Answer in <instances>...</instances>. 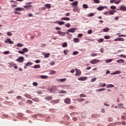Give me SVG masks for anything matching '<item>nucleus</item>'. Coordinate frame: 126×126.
Returning <instances> with one entry per match:
<instances>
[{
    "instance_id": "c03bdc74",
    "label": "nucleus",
    "mask_w": 126,
    "mask_h": 126,
    "mask_svg": "<svg viewBox=\"0 0 126 126\" xmlns=\"http://www.w3.org/2000/svg\"><path fill=\"white\" fill-rule=\"evenodd\" d=\"M65 27H67V28H69L70 27V24L69 23H67L65 25Z\"/></svg>"
},
{
    "instance_id": "052dcab7",
    "label": "nucleus",
    "mask_w": 126,
    "mask_h": 126,
    "mask_svg": "<svg viewBox=\"0 0 126 126\" xmlns=\"http://www.w3.org/2000/svg\"><path fill=\"white\" fill-rule=\"evenodd\" d=\"M18 53H19V54H21L22 55H23L24 54V52L23 51H18Z\"/></svg>"
},
{
    "instance_id": "7ed1b4c3",
    "label": "nucleus",
    "mask_w": 126,
    "mask_h": 126,
    "mask_svg": "<svg viewBox=\"0 0 126 126\" xmlns=\"http://www.w3.org/2000/svg\"><path fill=\"white\" fill-rule=\"evenodd\" d=\"M75 71H76V73L75 75L76 76H79L81 75V71H80V70L78 69H75Z\"/></svg>"
},
{
    "instance_id": "69168bd1",
    "label": "nucleus",
    "mask_w": 126,
    "mask_h": 126,
    "mask_svg": "<svg viewBox=\"0 0 126 126\" xmlns=\"http://www.w3.org/2000/svg\"><path fill=\"white\" fill-rule=\"evenodd\" d=\"M96 79H97V78H93V79H92V82H94V81H96Z\"/></svg>"
},
{
    "instance_id": "2f4dec72",
    "label": "nucleus",
    "mask_w": 126,
    "mask_h": 126,
    "mask_svg": "<svg viewBox=\"0 0 126 126\" xmlns=\"http://www.w3.org/2000/svg\"><path fill=\"white\" fill-rule=\"evenodd\" d=\"M103 32H109V31H110V29L106 28L105 29H104L103 30Z\"/></svg>"
},
{
    "instance_id": "8fccbe9b",
    "label": "nucleus",
    "mask_w": 126,
    "mask_h": 126,
    "mask_svg": "<svg viewBox=\"0 0 126 126\" xmlns=\"http://www.w3.org/2000/svg\"><path fill=\"white\" fill-rule=\"evenodd\" d=\"M94 1L95 3H100V0H94Z\"/></svg>"
},
{
    "instance_id": "4d7b16f0",
    "label": "nucleus",
    "mask_w": 126,
    "mask_h": 126,
    "mask_svg": "<svg viewBox=\"0 0 126 126\" xmlns=\"http://www.w3.org/2000/svg\"><path fill=\"white\" fill-rule=\"evenodd\" d=\"M93 33L92 30H89L88 31V34H91Z\"/></svg>"
},
{
    "instance_id": "a211bd4d",
    "label": "nucleus",
    "mask_w": 126,
    "mask_h": 126,
    "mask_svg": "<svg viewBox=\"0 0 126 126\" xmlns=\"http://www.w3.org/2000/svg\"><path fill=\"white\" fill-rule=\"evenodd\" d=\"M71 5H73V6H76L78 4V1H75L73 2V3H71Z\"/></svg>"
},
{
    "instance_id": "dca6fc26",
    "label": "nucleus",
    "mask_w": 126,
    "mask_h": 126,
    "mask_svg": "<svg viewBox=\"0 0 126 126\" xmlns=\"http://www.w3.org/2000/svg\"><path fill=\"white\" fill-rule=\"evenodd\" d=\"M59 102H60V99L53 100L51 101V103H55V104H57V103H59Z\"/></svg>"
},
{
    "instance_id": "473e14b6",
    "label": "nucleus",
    "mask_w": 126,
    "mask_h": 126,
    "mask_svg": "<svg viewBox=\"0 0 126 126\" xmlns=\"http://www.w3.org/2000/svg\"><path fill=\"white\" fill-rule=\"evenodd\" d=\"M58 33L59 34V35H61V36H63V34H64V32L62 31H59L58 32Z\"/></svg>"
},
{
    "instance_id": "7c9ffc66",
    "label": "nucleus",
    "mask_w": 126,
    "mask_h": 126,
    "mask_svg": "<svg viewBox=\"0 0 126 126\" xmlns=\"http://www.w3.org/2000/svg\"><path fill=\"white\" fill-rule=\"evenodd\" d=\"M104 8H105V7L104 6H100L97 8V10L101 11V10H103Z\"/></svg>"
},
{
    "instance_id": "58836bf2",
    "label": "nucleus",
    "mask_w": 126,
    "mask_h": 126,
    "mask_svg": "<svg viewBox=\"0 0 126 126\" xmlns=\"http://www.w3.org/2000/svg\"><path fill=\"white\" fill-rule=\"evenodd\" d=\"M79 54V52L78 51H75L73 52V55L74 56H76V55H78Z\"/></svg>"
},
{
    "instance_id": "cd10ccee",
    "label": "nucleus",
    "mask_w": 126,
    "mask_h": 126,
    "mask_svg": "<svg viewBox=\"0 0 126 126\" xmlns=\"http://www.w3.org/2000/svg\"><path fill=\"white\" fill-rule=\"evenodd\" d=\"M32 64H33V63H32V62H28L26 64V66H30V65H32Z\"/></svg>"
},
{
    "instance_id": "e433bc0d",
    "label": "nucleus",
    "mask_w": 126,
    "mask_h": 126,
    "mask_svg": "<svg viewBox=\"0 0 126 126\" xmlns=\"http://www.w3.org/2000/svg\"><path fill=\"white\" fill-rule=\"evenodd\" d=\"M62 47L63 48H65L66 47H67V44H66V42L63 43L62 45Z\"/></svg>"
},
{
    "instance_id": "680f3d73",
    "label": "nucleus",
    "mask_w": 126,
    "mask_h": 126,
    "mask_svg": "<svg viewBox=\"0 0 126 126\" xmlns=\"http://www.w3.org/2000/svg\"><path fill=\"white\" fill-rule=\"evenodd\" d=\"M54 64H55V62L54 61H51L50 63V65H54Z\"/></svg>"
},
{
    "instance_id": "f704fd0d",
    "label": "nucleus",
    "mask_w": 126,
    "mask_h": 126,
    "mask_svg": "<svg viewBox=\"0 0 126 126\" xmlns=\"http://www.w3.org/2000/svg\"><path fill=\"white\" fill-rule=\"evenodd\" d=\"M114 12H116V11H110L109 14L110 15H114Z\"/></svg>"
},
{
    "instance_id": "ea45409f",
    "label": "nucleus",
    "mask_w": 126,
    "mask_h": 126,
    "mask_svg": "<svg viewBox=\"0 0 126 126\" xmlns=\"http://www.w3.org/2000/svg\"><path fill=\"white\" fill-rule=\"evenodd\" d=\"M98 55L97 53H93L91 54V57H96Z\"/></svg>"
},
{
    "instance_id": "5fc2aeb1",
    "label": "nucleus",
    "mask_w": 126,
    "mask_h": 126,
    "mask_svg": "<svg viewBox=\"0 0 126 126\" xmlns=\"http://www.w3.org/2000/svg\"><path fill=\"white\" fill-rule=\"evenodd\" d=\"M83 7L84 8H88V5H87L86 4H84L83 5Z\"/></svg>"
},
{
    "instance_id": "de8ad7c7",
    "label": "nucleus",
    "mask_w": 126,
    "mask_h": 126,
    "mask_svg": "<svg viewBox=\"0 0 126 126\" xmlns=\"http://www.w3.org/2000/svg\"><path fill=\"white\" fill-rule=\"evenodd\" d=\"M111 62H113V59H108L106 60V63H111Z\"/></svg>"
},
{
    "instance_id": "39448f33",
    "label": "nucleus",
    "mask_w": 126,
    "mask_h": 126,
    "mask_svg": "<svg viewBox=\"0 0 126 126\" xmlns=\"http://www.w3.org/2000/svg\"><path fill=\"white\" fill-rule=\"evenodd\" d=\"M64 103H65V104H70L71 100H70V98H66L64 99Z\"/></svg>"
},
{
    "instance_id": "4468645a",
    "label": "nucleus",
    "mask_w": 126,
    "mask_h": 126,
    "mask_svg": "<svg viewBox=\"0 0 126 126\" xmlns=\"http://www.w3.org/2000/svg\"><path fill=\"white\" fill-rule=\"evenodd\" d=\"M45 99L47 101H50V100H53V96H47L45 97Z\"/></svg>"
},
{
    "instance_id": "a19ab883",
    "label": "nucleus",
    "mask_w": 126,
    "mask_h": 126,
    "mask_svg": "<svg viewBox=\"0 0 126 126\" xmlns=\"http://www.w3.org/2000/svg\"><path fill=\"white\" fill-rule=\"evenodd\" d=\"M17 46V47H23V46H24V45L22 43H18Z\"/></svg>"
},
{
    "instance_id": "393cba45",
    "label": "nucleus",
    "mask_w": 126,
    "mask_h": 126,
    "mask_svg": "<svg viewBox=\"0 0 126 126\" xmlns=\"http://www.w3.org/2000/svg\"><path fill=\"white\" fill-rule=\"evenodd\" d=\"M122 2V0H115L114 3L116 4H119V3H120Z\"/></svg>"
},
{
    "instance_id": "2eb2a0df",
    "label": "nucleus",
    "mask_w": 126,
    "mask_h": 126,
    "mask_svg": "<svg viewBox=\"0 0 126 126\" xmlns=\"http://www.w3.org/2000/svg\"><path fill=\"white\" fill-rule=\"evenodd\" d=\"M61 20H65L66 21H69L70 18L68 17H63L61 18Z\"/></svg>"
},
{
    "instance_id": "9d476101",
    "label": "nucleus",
    "mask_w": 126,
    "mask_h": 126,
    "mask_svg": "<svg viewBox=\"0 0 126 126\" xmlns=\"http://www.w3.org/2000/svg\"><path fill=\"white\" fill-rule=\"evenodd\" d=\"M120 10L122 11H126V6L125 5L120 6Z\"/></svg>"
},
{
    "instance_id": "412c9836",
    "label": "nucleus",
    "mask_w": 126,
    "mask_h": 126,
    "mask_svg": "<svg viewBox=\"0 0 126 126\" xmlns=\"http://www.w3.org/2000/svg\"><path fill=\"white\" fill-rule=\"evenodd\" d=\"M44 6H45L46 7H47V8H48V9H50V8H51V4H46L44 5Z\"/></svg>"
},
{
    "instance_id": "5701e85b",
    "label": "nucleus",
    "mask_w": 126,
    "mask_h": 126,
    "mask_svg": "<svg viewBox=\"0 0 126 126\" xmlns=\"http://www.w3.org/2000/svg\"><path fill=\"white\" fill-rule=\"evenodd\" d=\"M77 101H78L79 103L80 102H84L85 99H84V98H77Z\"/></svg>"
},
{
    "instance_id": "37998d69",
    "label": "nucleus",
    "mask_w": 126,
    "mask_h": 126,
    "mask_svg": "<svg viewBox=\"0 0 126 126\" xmlns=\"http://www.w3.org/2000/svg\"><path fill=\"white\" fill-rule=\"evenodd\" d=\"M22 51H23L24 53L25 54V52H28L29 50H28V48H24V49L22 50Z\"/></svg>"
},
{
    "instance_id": "49530a36",
    "label": "nucleus",
    "mask_w": 126,
    "mask_h": 126,
    "mask_svg": "<svg viewBox=\"0 0 126 126\" xmlns=\"http://www.w3.org/2000/svg\"><path fill=\"white\" fill-rule=\"evenodd\" d=\"M7 36H12V33H11L10 32H7Z\"/></svg>"
},
{
    "instance_id": "6ab92c4d",
    "label": "nucleus",
    "mask_w": 126,
    "mask_h": 126,
    "mask_svg": "<svg viewBox=\"0 0 126 126\" xmlns=\"http://www.w3.org/2000/svg\"><path fill=\"white\" fill-rule=\"evenodd\" d=\"M58 93H59V94H66L67 92L64 90H61V91H60L58 92Z\"/></svg>"
},
{
    "instance_id": "864d4df0",
    "label": "nucleus",
    "mask_w": 126,
    "mask_h": 126,
    "mask_svg": "<svg viewBox=\"0 0 126 126\" xmlns=\"http://www.w3.org/2000/svg\"><path fill=\"white\" fill-rule=\"evenodd\" d=\"M9 53H10L9 51H5L3 54L4 55H8Z\"/></svg>"
},
{
    "instance_id": "0eeeda50",
    "label": "nucleus",
    "mask_w": 126,
    "mask_h": 126,
    "mask_svg": "<svg viewBox=\"0 0 126 126\" xmlns=\"http://www.w3.org/2000/svg\"><path fill=\"white\" fill-rule=\"evenodd\" d=\"M77 30V29L76 28H71L68 30V32H70L71 33H74L75 31Z\"/></svg>"
},
{
    "instance_id": "13d9d810",
    "label": "nucleus",
    "mask_w": 126,
    "mask_h": 126,
    "mask_svg": "<svg viewBox=\"0 0 126 126\" xmlns=\"http://www.w3.org/2000/svg\"><path fill=\"white\" fill-rule=\"evenodd\" d=\"M110 8H111V9H116V8H117V7L115 6H111L110 7Z\"/></svg>"
},
{
    "instance_id": "79ce46f5",
    "label": "nucleus",
    "mask_w": 126,
    "mask_h": 126,
    "mask_svg": "<svg viewBox=\"0 0 126 126\" xmlns=\"http://www.w3.org/2000/svg\"><path fill=\"white\" fill-rule=\"evenodd\" d=\"M111 38V36H108V35H105L104 36V39H106V40H108V39H110Z\"/></svg>"
},
{
    "instance_id": "a878e982",
    "label": "nucleus",
    "mask_w": 126,
    "mask_h": 126,
    "mask_svg": "<svg viewBox=\"0 0 126 126\" xmlns=\"http://www.w3.org/2000/svg\"><path fill=\"white\" fill-rule=\"evenodd\" d=\"M73 41L74 43H79V42H80V41H79V39L76 38L73 39Z\"/></svg>"
},
{
    "instance_id": "3c124183",
    "label": "nucleus",
    "mask_w": 126,
    "mask_h": 126,
    "mask_svg": "<svg viewBox=\"0 0 126 126\" xmlns=\"http://www.w3.org/2000/svg\"><path fill=\"white\" fill-rule=\"evenodd\" d=\"M78 38H81L82 37H83V34L80 33L78 35Z\"/></svg>"
},
{
    "instance_id": "f8f14e48",
    "label": "nucleus",
    "mask_w": 126,
    "mask_h": 126,
    "mask_svg": "<svg viewBox=\"0 0 126 126\" xmlns=\"http://www.w3.org/2000/svg\"><path fill=\"white\" fill-rule=\"evenodd\" d=\"M120 73H122V71H116L113 73H112L111 74L112 75H115L116 74H120Z\"/></svg>"
},
{
    "instance_id": "f03ea898",
    "label": "nucleus",
    "mask_w": 126,
    "mask_h": 126,
    "mask_svg": "<svg viewBox=\"0 0 126 126\" xmlns=\"http://www.w3.org/2000/svg\"><path fill=\"white\" fill-rule=\"evenodd\" d=\"M98 63H100V60L98 59H94L91 61V63H92V64H95Z\"/></svg>"
},
{
    "instance_id": "72a5a7b5",
    "label": "nucleus",
    "mask_w": 126,
    "mask_h": 126,
    "mask_svg": "<svg viewBox=\"0 0 126 126\" xmlns=\"http://www.w3.org/2000/svg\"><path fill=\"white\" fill-rule=\"evenodd\" d=\"M50 54L49 53H46L44 54L45 58H49Z\"/></svg>"
},
{
    "instance_id": "09e8293b",
    "label": "nucleus",
    "mask_w": 126,
    "mask_h": 126,
    "mask_svg": "<svg viewBox=\"0 0 126 126\" xmlns=\"http://www.w3.org/2000/svg\"><path fill=\"white\" fill-rule=\"evenodd\" d=\"M27 103H28V104H33V101H32V100H28L27 101Z\"/></svg>"
},
{
    "instance_id": "774afa93",
    "label": "nucleus",
    "mask_w": 126,
    "mask_h": 126,
    "mask_svg": "<svg viewBox=\"0 0 126 126\" xmlns=\"http://www.w3.org/2000/svg\"><path fill=\"white\" fill-rule=\"evenodd\" d=\"M100 53H104V48L100 49Z\"/></svg>"
},
{
    "instance_id": "ddd939ff",
    "label": "nucleus",
    "mask_w": 126,
    "mask_h": 126,
    "mask_svg": "<svg viewBox=\"0 0 126 126\" xmlns=\"http://www.w3.org/2000/svg\"><path fill=\"white\" fill-rule=\"evenodd\" d=\"M117 63H125V60L124 59H120L117 61Z\"/></svg>"
},
{
    "instance_id": "f3484780",
    "label": "nucleus",
    "mask_w": 126,
    "mask_h": 126,
    "mask_svg": "<svg viewBox=\"0 0 126 126\" xmlns=\"http://www.w3.org/2000/svg\"><path fill=\"white\" fill-rule=\"evenodd\" d=\"M32 101H34V102H37V103H39L40 102V99L39 98H32Z\"/></svg>"
},
{
    "instance_id": "603ef678",
    "label": "nucleus",
    "mask_w": 126,
    "mask_h": 126,
    "mask_svg": "<svg viewBox=\"0 0 126 126\" xmlns=\"http://www.w3.org/2000/svg\"><path fill=\"white\" fill-rule=\"evenodd\" d=\"M63 53L66 56V55H67V53H68V50H64Z\"/></svg>"
},
{
    "instance_id": "c9c22d12",
    "label": "nucleus",
    "mask_w": 126,
    "mask_h": 126,
    "mask_svg": "<svg viewBox=\"0 0 126 126\" xmlns=\"http://www.w3.org/2000/svg\"><path fill=\"white\" fill-rule=\"evenodd\" d=\"M104 39L103 38H100L97 40V42L98 43H102V42H103Z\"/></svg>"
},
{
    "instance_id": "20e7f679",
    "label": "nucleus",
    "mask_w": 126,
    "mask_h": 126,
    "mask_svg": "<svg viewBox=\"0 0 126 126\" xmlns=\"http://www.w3.org/2000/svg\"><path fill=\"white\" fill-rule=\"evenodd\" d=\"M16 61L18 63H23V62H24V58L22 57H19V58L16 59Z\"/></svg>"
},
{
    "instance_id": "338daca9",
    "label": "nucleus",
    "mask_w": 126,
    "mask_h": 126,
    "mask_svg": "<svg viewBox=\"0 0 126 126\" xmlns=\"http://www.w3.org/2000/svg\"><path fill=\"white\" fill-rule=\"evenodd\" d=\"M101 113H105V109H104V108L101 109Z\"/></svg>"
},
{
    "instance_id": "c756f323",
    "label": "nucleus",
    "mask_w": 126,
    "mask_h": 126,
    "mask_svg": "<svg viewBox=\"0 0 126 126\" xmlns=\"http://www.w3.org/2000/svg\"><path fill=\"white\" fill-rule=\"evenodd\" d=\"M24 7L25 8H26V9H30L31 7H32V5H27V6H24Z\"/></svg>"
},
{
    "instance_id": "a18cd8bd",
    "label": "nucleus",
    "mask_w": 126,
    "mask_h": 126,
    "mask_svg": "<svg viewBox=\"0 0 126 126\" xmlns=\"http://www.w3.org/2000/svg\"><path fill=\"white\" fill-rule=\"evenodd\" d=\"M105 89H99L98 90H97V91H98V92H101L102 91H105Z\"/></svg>"
},
{
    "instance_id": "b1692460",
    "label": "nucleus",
    "mask_w": 126,
    "mask_h": 126,
    "mask_svg": "<svg viewBox=\"0 0 126 126\" xmlns=\"http://www.w3.org/2000/svg\"><path fill=\"white\" fill-rule=\"evenodd\" d=\"M24 96L26 97V98H28L29 99H31V95L29 94H24Z\"/></svg>"
},
{
    "instance_id": "423d86ee",
    "label": "nucleus",
    "mask_w": 126,
    "mask_h": 126,
    "mask_svg": "<svg viewBox=\"0 0 126 126\" xmlns=\"http://www.w3.org/2000/svg\"><path fill=\"white\" fill-rule=\"evenodd\" d=\"M4 42L6 43V44H7V43H8V44H10V45L13 44V41H11V39H10V38L6 39Z\"/></svg>"
},
{
    "instance_id": "bf43d9fd",
    "label": "nucleus",
    "mask_w": 126,
    "mask_h": 126,
    "mask_svg": "<svg viewBox=\"0 0 126 126\" xmlns=\"http://www.w3.org/2000/svg\"><path fill=\"white\" fill-rule=\"evenodd\" d=\"M32 85H33V86H38V83H37L36 82L33 83Z\"/></svg>"
},
{
    "instance_id": "6e6552de",
    "label": "nucleus",
    "mask_w": 126,
    "mask_h": 126,
    "mask_svg": "<svg viewBox=\"0 0 126 126\" xmlns=\"http://www.w3.org/2000/svg\"><path fill=\"white\" fill-rule=\"evenodd\" d=\"M87 79V77H80L78 79V80L80 81H85Z\"/></svg>"
},
{
    "instance_id": "4c0bfd02",
    "label": "nucleus",
    "mask_w": 126,
    "mask_h": 126,
    "mask_svg": "<svg viewBox=\"0 0 126 126\" xmlns=\"http://www.w3.org/2000/svg\"><path fill=\"white\" fill-rule=\"evenodd\" d=\"M58 23L59 25H63V24H64V22H63V21L58 22Z\"/></svg>"
},
{
    "instance_id": "f257e3e1",
    "label": "nucleus",
    "mask_w": 126,
    "mask_h": 126,
    "mask_svg": "<svg viewBox=\"0 0 126 126\" xmlns=\"http://www.w3.org/2000/svg\"><path fill=\"white\" fill-rule=\"evenodd\" d=\"M8 64H9L10 67H14L15 69H17L18 68L17 65L13 62L9 63Z\"/></svg>"
},
{
    "instance_id": "1a4fd4ad",
    "label": "nucleus",
    "mask_w": 126,
    "mask_h": 126,
    "mask_svg": "<svg viewBox=\"0 0 126 126\" xmlns=\"http://www.w3.org/2000/svg\"><path fill=\"white\" fill-rule=\"evenodd\" d=\"M15 10L17 11H24V10H25V9L22 7H17L16 8Z\"/></svg>"
},
{
    "instance_id": "6e6d98bb",
    "label": "nucleus",
    "mask_w": 126,
    "mask_h": 126,
    "mask_svg": "<svg viewBox=\"0 0 126 126\" xmlns=\"http://www.w3.org/2000/svg\"><path fill=\"white\" fill-rule=\"evenodd\" d=\"M120 57H121V58H126V55H124V54H121V55H120Z\"/></svg>"
},
{
    "instance_id": "0e129e2a",
    "label": "nucleus",
    "mask_w": 126,
    "mask_h": 126,
    "mask_svg": "<svg viewBox=\"0 0 126 126\" xmlns=\"http://www.w3.org/2000/svg\"><path fill=\"white\" fill-rule=\"evenodd\" d=\"M119 41H125V38H119Z\"/></svg>"
},
{
    "instance_id": "c85d7f7f",
    "label": "nucleus",
    "mask_w": 126,
    "mask_h": 126,
    "mask_svg": "<svg viewBox=\"0 0 126 126\" xmlns=\"http://www.w3.org/2000/svg\"><path fill=\"white\" fill-rule=\"evenodd\" d=\"M41 68V65L40 64H37L33 66V68Z\"/></svg>"
},
{
    "instance_id": "9b49d317",
    "label": "nucleus",
    "mask_w": 126,
    "mask_h": 126,
    "mask_svg": "<svg viewBox=\"0 0 126 126\" xmlns=\"http://www.w3.org/2000/svg\"><path fill=\"white\" fill-rule=\"evenodd\" d=\"M56 80L59 82H64V81H66V78H65L63 79H57Z\"/></svg>"
},
{
    "instance_id": "4be33fe9",
    "label": "nucleus",
    "mask_w": 126,
    "mask_h": 126,
    "mask_svg": "<svg viewBox=\"0 0 126 126\" xmlns=\"http://www.w3.org/2000/svg\"><path fill=\"white\" fill-rule=\"evenodd\" d=\"M55 73H56V71L52 70L49 71V74L52 75V74H55Z\"/></svg>"
},
{
    "instance_id": "aec40b11",
    "label": "nucleus",
    "mask_w": 126,
    "mask_h": 126,
    "mask_svg": "<svg viewBox=\"0 0 126 126\" xmlns=\"http://www.w3.org/2000/svg\"><path fill=\"white\" fill-rule=\"evenodd\" d=\"M113 87H115V85L112 84H108L106 86V88H113Z\"/></svg>"
},
{
    "instance_id": "e2e57ef3",
    "label": "nucleus",
    "mask_w": 126,
    "mask_h": 126,
    "mask_svg": "<svg viewBox=\"0 0 126 126\" xmlns=\"http://www.w3.org/2000/svg\"><path fill=\"white\" fill-rule=\"evenodd\" d=\"M80 97H86L85 94H81L79 95Z\"/></svg>"
},
{
    "instance_id": "bb28decb",
    "label": "nucleus",
    "mask_w": 126,
    "mask_h": 126,
    "mask_svg": "<svg viewBox=\"0 0 126 126\" xmlns=\"http://www.w3.org/2000/svg\"><path fill=\"white\" fill-rule=\"evenodd\" d=\"M40 77H41V78H42V79H47V78H48V76H46V75H40Z\"/></svg>"
}]
</instances>
